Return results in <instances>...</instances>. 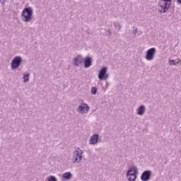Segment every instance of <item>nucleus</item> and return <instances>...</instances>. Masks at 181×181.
<instances>
[{"mask_svg":"<svg viewBox=\"0 0 181 181\" xmlns=\"http://www.w3.org/2000/svg\"><path fill=\"white\" fill-rule=\"evenodd\" d=\"M83 62H84V59L80 55H78L77 57L74 58V66H80V64H81Z\"/></svg>","mask_w":181,"mask_h":181,"instance_id":"1a4fd4ad","label":"nucleus"},{"mask_svg":"<svg viewBox=\"0 0 181 181\" xmlns=\"http://www.w3.org/2000/svg\"><path fill=\"white\" fill-rule=\"evenodd\" d=\"M172 5V0H160L158 3V11L160 13H166L170 6Z\"/></svg>","mask_w":181,"mask_h":181,"instance_id":"f257e3e1","label":"nucleus"},{"mask_svg":"<svg viewBox=\"0 0 181 181\" xmlns=\"http://www.w3.org/2000/svg\"><path fill=\"white\" fill-rule=\"evenodd\" d=\"M23 80H24V83H26V81H29V74L25 73L23 74Z\"/></svg>","mask_w":181,"mask_h":181,"instance_id":"2eb2a0df","label":"nucleus"},{"mask_svg":"<svg viewBox=\"0 0 181 181\" xmlns=\"http://www.w3.org/2000/svg\"><path fill=\"white\" fill-rule=\"evenodd\" d=\"M98 78L100 80H107V78H108V74H107L106 67H103L100 69L98 74Z\"/></svg>","mask_w":181,"mask_h":181,"instance_id":"0eeeda50","label":"nucleus"},{"mask_svg":"<svg viewBox=\"0 0 181 181\" xmlns=\"http://www.w3.org/2000/svg\"><path fill=\"white\" fill-rule=\"evenodd\" d=\"M84 64H85L86 69L90 67V66H91V64H92L91 58L86 57L85 59Z\"/></svg>","mask_w":181,"mask_h":181,"instance_id":"f8f14e48","label":"nucleus"},{"mask_svg":"<svg viewBox=\"0 0 181 181\" xmlns=\"http://www.w3.org/2000/svg\"><path fill=\"white\" fill-rule=\"evenodd\" d=\"M81 158H83V151L78 148L75 152H74L73 160L74 162L78 163V162L81 160Z\"/></svg>","mask_w":181,"mask_h":181,"instance_id":"20e7f679","label":"nucleus"},{"mask_svg":"<svg viewBox=\"0 0 181 181\" xmlns=\"http://www.w3.org/2000/svg\"><path fill=\"white\" fill-rule=\"evenodd\" d=\"M33 17V10L32 8H25L21 13V19L23 22H30Z\"/></svg>","mask_w":181,"mask_h":181,"instance_id":"f03ea898","label":"nucleus"},{"mask_svg":"<svg viewBox=\"0 0 181 181\" xmlns=\"http://www.w3.org/2000/svg\"><path fill=\"white\" fill-rule=\"evenodd\" d=\"M145 112V107L144 106H140L138 109V112L137 114L139 115H144V113Z\"/></svg>","mask_w":181,"mask_h":181,"instance_id":"4468645a","label":"nucleus"},{"mask_svg":"<svg viewBox=\"0 0 181 181\" xmlns=\"http://www.w3.org/2000/svg\"><path fill=\"white\" fill-rule=\"evenodd\" d=\"M98 142V134L93 135L90 139V145H95Z\"/></svg>","mask_w":181,"mask_h":181,"instance_id":"9d476101","label":"nucleus"},{"mask_svg":"<svg viewBox=\"0 0 181 181\" xmlns=\"http://www.w3.org/2000/svg\"><path fill=\"white\" fill-rule=\"evenodd\" d=\"M134 175H136V168L132 167L127 172V176H132Z\"/></svg>","mask_w":181,"mask_h":181,"instance_id":"9b49d317","label":"nucleus"},{"mask_svg":"<svg viewBox=\"0 0 181 181\" xmlns=\"http://www.w3.org/2000/svg\"><path fill=\"white\" fill-rule=\"evenodd\" d=\"M155 53H156V49L150 48L146 52V59H147L148 62L151 60H153V57H155Z\"/></svg>","mask_w":181,"mask_h":181,"instance_id":"39448f33","label":"nucleus"},{"mask_svg":"<svg viewBox=\"0 0 181 181\" xmlns=\"http://www.w3.org/2000/svg\"><path fill=\"white\" fill-rule=\"evenodd\" d=\"M62 177L64 180H68L69 179H71V173H65L64 174H63Z\"/></svg>","mask_w":181,"mask_h":181,"instance_id":"ddd939ff","label":"nucleus"},{"mask_svg":"<svg viewBox=\"0 0 181 181\" xmlns=\"http://www.w3.org/2000/svg\"><path fill=\"white\" fill-rule=\"evenodd\" d=\"M168 63H169L170 66H172V64H173V66H176V64H179V61H178V62L175 63V60L171 59V60L168 61Z\"/></svg>","mask_w":181,"mask_h":181,"instance_id":"dca6fc26","label":"nucleus"},{"mask_svg":"<svg viewBox=\"0 0 181 181\" xmlns=\"http://www.w3.org/2000/svg\"><path fill=\"white\" fill-rule=\"evenodd\" d=\"M7 0H0V2L3 4V5H5V3L6 2Z\"/></svg>","mask_w":181,"mask_h":181,"instance_id":"aec40b11","label":"nucleus"},{"mask_svg":"<svg viewBox=\"0 0 181 181\" xmlns=\"http://www.w3.org/2000/svg\"><path fill=\"white\" fill-rule=\"evenodd\" d=\"M91 93H92V94H94V95L97 94V88H95V87H92V88H91Z\"/></svg>","mask_w":181,"mask_h":181,"instance_id":"a211bd4d","label":"nucleus"},{"mask_svg":"<svg viewBox=\"0 0 181 181\" xmlns=\"http://www.w3.org/2000/svg\"><path fill=\"white\" fill-rule=\"evenodd\" d=\"M129 176H130L129 177V181H134V180H136V175H129Z\"/></svg>","mask_w":181,"mask_h":181,"instance_id":"f3484780","label":"nucleus"},{"mask_svg":"<svg viewBox=\"0 0 181 181\" xmlns=\"http://www.w3.org/2000/svg\"><path fill=\"white\" fill-rule=\"evenodd\" d=\"M22 63V58L21 57H15L14 59L11 61V67L12 70L18 69Z\"/></svg>","mask_w":181,"mask_h":181,"instance_id":"7ed1b4c3","label":"nucleus"},{"mask_svg":"<svg viewBox=\"0 0 181 181\" xmlns=\"http://www.w3.org/2000/svg\"><path fill=\"white\" fill-rule=\"evenodd\" d=\"M48 181H57V180H56V177L51 176Z\"/></svg>","mask_w":181,"mask_h":181,"instance_id":"6ab92c4d","label":"nucleus"},{"mask_svg":"<svg viewBox=\"0 0 181 181\" xmlns=\"http://www.w3.org/2000/svg\"><path fill=\"white\" fill-rule=\"evenodd\" d=\"M178 4H181V0H177Z\"/></svg>","mask_w":181,"mask_h":181,"instance_id":"412c9836","label":"nucleus"},{"mask_svg":"<svg viewBox=\"0 0 181 181\" xmlns=\"http://www.w3.org/2000/svg\"><path fill=\"white\" fill-rule=\"evenodd\" d=\"M149 177H151V171L146 170L142 173L141 179L143 181H146L149 180Z\"/></svg>","mask_w":181,"mask_h":181,"instance_id":"6e6552de","label":"nucleus"},{"mask_svg":"<svg viewBox=\"0 0 181 181\" xmlns=\"http://www.w3.org/2000/svg\"><path fill=\"white\" fill-rule=\"evenodd\" d=\"M88 111H90V107L86 103H82L78 107V112H79V114H87Z\"/></svg>","mask_w":181,"mask_h":181,"instance_id":"423d86ee","label":"nucleus"}]
</instances>
